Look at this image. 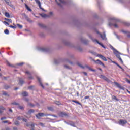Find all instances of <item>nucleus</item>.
Returning a JSON list of instances; mask_svg holds the SVG:
<instances>
[{
	"label": "nucleus",
	"instance_id": "8fccbe9b",
	"mask_svg": "<svg viewBox=\"0 0 130 130\" xmlns=\"http://www.w3.org/2000/svg\"><path fill=\"white\" fill-rule=\"evenodd\" d=\"M8 122H9V121H8V120L3 121V123H8Z\"/></svg>",
	"mask_w": 130,
	"mask_h": 130
},
{
	"label": "nucleus",
	"instance_id": "ddd939ff",
	"mask_svg": "<svg viewBox=\"0 0 130 130\" xmlns=\"http://www.w3.org/2000/svg\"><path fill=\"white\" fill-rule=\"evenodd\" d=\"M96 42H97V43H98V44H99V45H101V46H102V47H103V48H106L105 46H104V45H103V44L101 43L100 42H99V41H98V40H95Z\"/></svg>",
	"mask_w": 130,
	"mask_h": 130
},
{
	"label": "nucleus",
	"instance_id": "4c0bfd02",
	"mask_svg": "<svg viewBox=\"0 0 130 130\" xmlns=\"http://www.w3.org/2000/svg\"><path fill=\"white\" fill-rule=\"evenodd\" d=\"M61 4H66V2L64 0H59Z\"/></svg>",
	"mask_w": 130,
	"mask_h": 130
},
{
	"label": "nucleus",
	"instance_id": "f3484780",
	"mask_svg": "<svg viewBox=\"0 0 130 130\" xmlns=\"http://www.w3.org/2000/svg\"><path fill=\"white\" fill-rule=\"evenodd\" d=\"M40 16H41V17H42V18H46V17H48V15H47L45 14H41Z\"/></svg>",
	"mask_w": 130,
	"mask_h": 130
},
{
	"label": "nucleus",
	"instance_id": "2f4dec72",
	"mask_svg": "<svg viewBox=\"0 0 130 130\" xmlns=\"http://www.w3.org/2000/svg\"><path fill=\"white\" fill-rule=\"evenodd\" d=\"M4 33H5V34H9V33H10V31L8 29H5L4 30Z\"/></svg>",
	"mask_w": 130,
	"mask_h": 130
},
{
	"label": "nucleus",
	"instance_id": "5701e85b",
	"mask_svg": "<svg viewBox=\"0 0 130 130\" xmlns=\"http://www.w3.org/2000/svg\"><path fill=\"white\" fill-rule=\"evenodd\" d=\"M30 126L31 127V130H35L34 129V128L35 127V126L34 125V123H32L31 124H30Z\"/></svg>",
	"mask_w": 130,
	"mask_h": 130
},
{
	"label": "nucleus",
	"instance_id": "a18cd8bd",
	"mask_svg": "<svg viewBox=\"0 0 130 130\" xmlns=\"http://www.w3.org/2000/svg\"><path fill=\"white\" fill-rule=\"evenodd\" d=\"M5 119H7V117H2V118H1V120H5Z\"/></svg>",
	"mask_w": 130,
	"mask_h": 130
},
{
	"label": "nucleus",
	"instance_id": "9b49d317",
	"mask_svg": "<svg viewBox=\"0 0 130 130\" xmlns=\"http://www.w3.org/2000/svg\"><path fill=\"white\" fill-rule=\"evenodd\" d=\"M25 7L27 11L29 12H32V9H31V8H30V7H29V6L26 4H25Z\"/></svg>",
	"mask_w": 130,
	"mask_h": 130
},
{
	"label": "nucleus",
	"instance_id": "603ef678",
	"mask_svg": "<svg viewBox=\"0 0 130 130\" xmlns=\"http://www.w3.org/2000/svg\"><path fill=\"white\" fill-rule=\"evenodd\" d=\"M55 2L57 3V5H58V6H60V7L61 6L60 5V3H57V0H55Z\"/></svg>",
	"mask_w": 130,
	"mask_h": 130
},
{
	"label": "nucleus",
	"instance_id": "393cba45",
	"mask_svg": "<svg viewBox=\"0 0 130 130\" xmlns=\"http://www.w3.org/2000/svg\"><path fill=\"white\" fill-rule=\"evenodd\" d=\"M39 26L41 28H45V25L43 24L39 23Z\"/></svg>",
	"mask_w": 130,
	"mask_h": 130
},
{
	"label": "nucleus",
	"instance_id": "c03bdc74",
	"mask_svg": "<svg viewBox=\"0 0 130 130\" xmlns=\"http://www.w3.org/2000/svg\"><path fill=\"white\" fill-rule=\"evenodd\" d=\"M18 107H19V109H21V110L24 109V107H23V106H20Z\"/></svg>",
	"mask_w": 130,
	"mask_h": 130
},
{
	"label": "nucleus",
	"instance_id": "052dcab7",
	"mask_svg": "<svg viewBox=\"0 0 130 130\" xmlns=\"http://www.w3.org/2000/svg\"><path fill=\"white\" fill-rule=\"evenodd\" d=\"M52 14H53L52 12H50L49 15H50V16H52Z\"/></svg>",
	"mask_w": 130,
	"mask_h": 130
},
{
	"label": "nucleus",
	"instance_id": "b1692460",
	"mask_svg": "<svg viewBox=\"0 0 130 130\" xmlns=\"http://www.w3.org/2000/svg\"><path fill=\"white\" fill-rule=\"evenodd\" d=\"M19 84V85L23 84H24V81H23L22 79H20Z\"/></svg>",
	"mask_w": 130,
	"mask_h": 130
},
{
	"label": "nucleus",
	"instance_id": "aec40b11",
	"mask_svg": "<svg viewBox=\"0 0 130 130\" xmlns=\"http://www.w3.org/2000/svg\"><path fill=\"white\" fill-rule=\"evenodd\" d=\"M112 98L114 100H116V101H119V100L118 99H117V98H116V96H115L114 95L112 96Z\"/></svg>",
	"mask_w": 130,
	"mask_h": 130
},
{
	"label": "nucleus",
	"instance_id": "37998d69",
	"mask_svg": "<svg viewBox=\"0 0 130 130\" xmlns=\"http://www.w3.org/2000/svg\"><path fill=\"white\" fill-rule=\"evenodd\" d=\"M22 120H23V121H24V122H27V121H28L27 119H25V118H22Z\"/></svg>",
	"mask_w": 130,
	"mask_h": 130
},
{
	"label": "nucleus",
	"instance_id": "13d9d810",
	"mask_svg": "<svg viewBox=\"0 0 130 130\" xmlns=\"http://www.w3.org/2000/svg\"><path fill=\"white\" fill-rule=\"evenodd\" d=\"M26 126H27L28 127H29V126H30V124L27 123V124H26Z\"/></svg>",
	"mask_w": 130,
	"mask_h": 130
},
{
	"label": "nucleus",
	"instance_id": "9d476101",
	"mask_svg": "<svg viewBox=\"0 0 130 130\" xmlns=\"http://www.w3.org/2000/svg\"><path fill=\"white\" fill-rule=\"evenodd\" d=\"M116 56L117 57V58L119 59L120 61H121L122 63H123V61L122 60V59H121V57H120V55L116 54Z\"/></svg>",
	"mask_w": 130,
	"mask_h": 130
},
{
	"label": "nucleus",
	"instance_id": "20e7f679",
	"mask_svg": "<svg viewBox=\"0 0 130 130\" xmlns=\"http://www.w3.org/2000/svg\"><path fill=\"white\" fill-rule=\"evenodd\" d=\"M119 123V124H121V125H124V124L127 123V121H126V120H120Z\"/></svg>",
	"mask_w": 130,
	"mask_h": 130
},
{
	"label": "nucleus",
	"instance_id": "774afa93",
	"mask_svg": "<svg viewBox=\"0 0 130 130\" xmlns=\"http://www.w3.org/2000/svg\"><path fill=\"white\" fill-rule=\"evenodd\" d=\"M6 130H10V128H6Z\"/></svg>",
	"mask_w": 130,
	"mask_h": 130
},
{
	"label": "nucleus",
	"instance_id": "72a5a7b5",
	"mask_svg": "<svg viewBox=\"0 0 130 130\" xmlns=\"http://www.w3.org/2000/svg\"><path fill=\"white\" fill-rule=\"evenodd\" d=\"M48 109L49 110H50L51 111H53V108L52 107H48Z\"/></svg>",
	"mask_w": 130,
	"mask_h": 130
},
{
	"label": "nucleus",
	"instance_id": "f704fd0d",
	"mask_svg": "<svg viewBox=\"0 0 130 130\" xmlns=\"http://www.w3.org/2000/svg\"><path fill=\"white\" fill-rule=\"evenodd\" d=\"M17 26H18V28H19V29H22V28H23V26L21 25L20 24H17Z\"/></svg>",
	"mask_w": 130,
	"mask_h": 130
},
{
	"label": "nucleus",
	"instance_id": "338daca9",
	"mask_svg": "<svg viewBox=\"0 0 130 130\" xmlns=\"http://www.w3.org/2000/svg\"><path fill=\"white\" fill-rule=\"evenodd\" d=\"M127 92L128 93H129V94H130V91H129L128 90H127Z\"/></svg>",
	"mask_w": 130,
	"mask_h": 130
},
{
	"label": "nucleus",
	"instance_id": "7c9ffc66",
	"mask_svg": "<svg viewBox=\"0 0 130 130\" xmlns=\"http://www.w3.org/2000/svg\"><path fill=\"white\" fill-rule=\"evenodd\" d=\"M77 65L79 66V67H80L82 69H85V67L82 66V64H80V63H77Z\"/></svg>",
	"mask_w": 130,
	"mask_h": 130
},
{
	"label": "nucleus",
	"instance_id": "2eb2a0df",
	"mask_svg": "<svg viewBox=\"0 0 130 130\" xmlns=\"http://www.w3.org/2000/svg\"><path fill=\"white\" fill-rule=\"evenodd\" d=\"M22 95L23 96V97H26V96H28V92L24 91L22 93Z\"/></svg>",
	"mask_w": 130,
	"mask_h": 130
},
{
	"label": "nucleus",
	"instance_id": "412c9836",
	"mask_svg": "<svg viewBox=\"0 0 130 130\" xmlns=\"http://www.w3.org/2000/svg\"><path fill=\"white\" fill-rule=\"evenodd\" d=\"M116 66H117V67H118V68H119V69H121V70H122V71L123 72V71H124V69H123L122 67H121V66H120L119 64H118L117 63H116Z\"/></svg>",
	"mask_w": 130,
	"mask_h": 130
},
{
	"label": "nucleus",
	"instance_id": "a19ab883",
	"mask_svg": "<svg viewBox=\"0 0 130 130\" xmlns=\"http://www.w3.org/2000/svg\"><path fill=\"white\" fill-rule=\"evenodd\" d=\"M4 1L6 3V4H7L8 5H9V4L10 3V0H4Z\"/></svg>",
	"mask_w": 130,
	"mask_h": 130
},
{
	"label": "nucleus",
	"instance_id": "680f3d73",
	"mask_svg": "<svg viewBox=\"0 0 130 130\" xmlns=\"http://www.w3.org/2000/svg\"><path fill=\"white\" fill-rule=\"evenodd\" d=\"M4 23H5L7 25H9L8 22L5 21Z\"/></svg>",
	"mask_w": 130,
	"mask_h": 130
},
{
	"label": "nucleus",
	"instance_id": "79ce46f5",
	"mask_svg": "<svg viewBox=\"0 0 130 130\" xmlns=\"http://www.w3.org/2000/svg\"><path fill=\"white\" fill-rule=\"evenodd\" d=\"M7 64L8 66H9V67H14V66L12 65L11 63H10V62H7Z\"/></svg>",
	"mask_w": 130,
	"mask_h": 130
},
{
	"label": "nucleus",
	"instance_id": "c756f323",
	"mask_svg": "<svg viewBox=\"0 0 130 130\" xmlns=\"http://www.w3.org/2000/svg\"><path fill=\"white\" fill-rule=\"evenodd\" d=\"M10 28H12V29H16L17 27L16 25L13 26V25H10L9 26Z\"/></svg>",
	"mask_w": 130,
	"mask_h": 130
},
{
	"label": "nucleus",
	"instance_id": "423d86ee",
	"mask_svg": "<svg viewBox=\"0 0 130 130\" xmlns=\"http://www.w3.org/2000/svg\"><path fill=\"white\" fill-rule=\"evenodd\" d=\"M93 61H94L95 62H96V63H97L98 64H100V66H103V67H105V66L104 65V63H103L101 60H93Z\"/></svg>",
	"mask_w": 130,
	"mask_h": 130
},
{
	"label": "nucleus",
	"instance_id": "c85d7f7f",
	"mask_svg": "<svg viewBox=\"0 0 130 130\" xmlns=\"http://www.w3.org/2000/svg\"><path fill=\"white\" fill-rule=\"evenodd\" d=\"M28 106H30V107H34L35 105L34 104H31V103H28Z\"/></svg>",
	"mask_w": 130,
	"mask_h": 130
},
{
	"label": "nucleus",
	"instance_id": "dca6fc26",
	"mask_svg": "<svg viewBox=\"0 0 130 130\" xmlns=\"http://www.w3.org/2000/svg\"><path fill=\"white\" fill-rule=\"evenodd\" d=\"M85 67L86 68H87V69H88L89 71H91L92 72H96V70L92 69L90 67L88 66H85Z\"/></svg>",
	"mask_w": 130,
	"mask_h": 130
},
{
	"label": "nucleus",
	"instance_id": "69168bd1",
	"mask_svg": "<svg viewBox=\"0 0 130 130\" xmlns=\"http://www.w3.org/2000/svg\"><path fill=\"white\" fill-rule=\"evenodd\" d=\"M9 111H10V112H13V110H12V109H9Z\"/></svg>",
	"mask_w": 130,
	"mask_h": 130
},
{
	"label": "nucleus",
	"instance_id": "e2e57ef3",
	"mask_svg": "<svg viewBox=\"0 0 130 130\" xmlns=\"http://www.w3.org/2000/svg\"><path fill=\"white\" fill-rule=\"evenodd\" d=\"M3 113V111H2L1 109H0V114H2Z\"/></svg>",
	"mask_w": 130,
	"mask_h": 130
},
{
	"label": "nucleus",
	"instance_id": "39448f33",
	"mask_svg": "<svg viewBox=\"0 0 130 130\" xmlns=\"http://www.w3.org/2000/svg\"><path fill=\"white\" fill-rule=\"evenodd\" d=\"M100 78L101 79H103V80H104L105 81H106V82H108V83H110V80L107 78V77H106L104 75H101Z\"/></svg>",
	"mask_w": 130,
	"mask_h": 130
},
{
	"label": "nucleus",
	"instance_id": "4468645a",
	"mask_svg": "<svg viewBox=\"0 0 130 130\" xmlns=\"http://www.w3.org/2000/svg\"><path fill=\"white\" fill-rule=\"evenodd\" d=\"M72 102H74V103H76V104H78L79 105H81V106H82V104H81V103L79 102L78 101L72 100Z\"/></svg>",
	"mask_w": 130,
	"mask_h": 130
},
{
	"label": "nucleus",
	"instance_id": "49530a36",
	"mask_svg": "<svg viewBox=\"0 0 130 130\" xmlns=\"http://www.w3.org/2000/svg\"><path fill=\"white\" fill-rule=\"evenodd\" d=\"M39 124L41 125V126H44V124L43 123H39Z\"/></svg>",
	"mask_w": 130,
	"mask_h": 130
},
{
	"label": "nucleus",
	"instance_id": "a878e982",
	"mask_svg": "<svg viewBox=\"0 0 130 130\" xmlns=\"http://www.w3.org/2000/svg\"><path fill=\"white\" fill-rule=\"evenodd\" d=\"M100 35H101V38L104 40V39H105V37H106L105 34H104L103 35L102 34H100Z\"/></svg>",
	"mask_w": 130,
	"mask_h": 130
},
{
	"label": "nucleus",
	"instance_id": "f03ea898",
	"mask_svg": "<svg viewBox=\"0 0 130 130\" xmlns=\"http://www.w3.org/2000/svg\"><path fill=\"white\" fill-rule=\"evenodd\" d=\"M36 4H37V5H38L39 6V8L40 9H41V10H42V11H43L44 12H45V10H44V9L42 8V7H41V3L40 2V1L39 0H35Z\"/></svg>",
	"mask_w": 130,
	"mask_h": 130
},
{
	"label": "nucleus",
	"instance_id": "4d7b16f0",
	"mask_svg": "<svg viewBox=\"0 0 130 130\" xmlns=\"http://www.w3.org/2000/svg\"><path fill=\"white\" fill-rule=\"evenodd\" d=\"M83 74L85 75V76H87L88 75L86 72H83Z\"/></svg>",
	"mask_w": 130,
	"mask_h": 130
},
{
	"label": "nucleus",
	"instance_id": "a211bd4d",
	"mask_svg": "<svg viewBox=\"0 0 130 130\" xmlns=\"http://www.w3.org/2000/svg\"><path fill=\"white\" fill-rule=\"evenodd\" d=\"M5 17H7V18H10V14L8 12H5Z\"/></svg>",
	"mask_w": 130,
	"mask_h": 130
},
{
	"label": "nucleus",
	"instance_id": "e433bc0d",
	"mask_svg": "<svg viewBox=\"0 0 130 130\" xmlns=\"http://www.w3.org/2000/svg\"><path fill=\"white\" fill-rule=\"evenodd\" d=\"M113 26H114L115 28H118V25H117L116 23L113 24Z\"/></svg>",
	"mask_w": 130,
	"mask_h": 130
},
{
	"label": "nucleus",
	"instance_id": "cd10ccee",
	"mask_svg": "<svg viewBox=\"0 0 130 130\" xmlns=\"http://www.w3.org/2000/svg\"><path fill=\"white\" fill-rule=\"evenodd\" d=\"M5 20L8 22H9L10 23H12V19H11L5 18Z\"/></svg>",
	"mask_w": 130,
	"mask_h": 130
},
{
	"label": "nucleus",
	"instance_id": "6e6552de",
	"mask_svg": "<svg viewBox=\"0 0 130 130\" xmlns=\"http://www.w3.org/2000/svg\"><path fill=\"white\" fill-rule=\"evenodd\" d=\"M37 79H38V81L39 83H40V86L42 87V88H43V89H44V86H43V84H42V83L41 82V80L40 78L38 77Z\"/></svg>",
	"mask_w": 130,
	"mask_h": 130
},
{
	"label": "nucleus",
	"instance_id": "473e14b6",
	"mask_svg": "<svg viewBox=\"0 0 130 130\" xmlns=\"http://www.w3.org/2000/svg\"><path fill=\"white\" fill-rule=\"evenodd\" d=\"M22 119H23V117H20V116H18L17 118V120H22Z\"/></svg>",
	"mask_w": 130,
	"mask_h": 130
},
{
	"label": "nucleus",
	"instance_id": "3c124183",
	"mask_svg": "<svg viewBox=\"0 0 130 130\" xmlns=\"http://www.w3.org/2000/svg\"><path fill=\"white\" fill-rule=\"evenodd\" d=\"M24 100H25V101H26V102H29V99H28L26 98V99H24Z\"/></svg>",
	"mask_w": 130,
	"mask_h": 130
},
{
	"label": "nucleus",
	"instance_id": "ea45409f",
	"mask_svg": "<svg viewBox=\"0 0 130 130\" xmlns=\"http://www.w3.org/2000/svg\"><path fill=\"white\" fill-rule=\"evenodd\" d=\"M5 89H6V90L9 89V88H10V86H8V85H5L4 87Z\"/></svg>",
	"mask_w": 130,
	"mask_h": 130
},
{
	"label": "nucleus",
	"instance_id": "7ed1b4c3",
	"mask_svg": "<svg viewBox=\"0 0 130 130\" xmlns=\"http://www.w3.org/2000/svg\"><path fill=\"white\" fill-rule=\"evenodd\" d=\"M59 116L60 117H64V116H69V115L65 112H61L58 114Z\"/></svg>",
	"mask_w": 130,
	"mask_h": 130
},
{
	"label": "nucleus",
	"instance_id": "5fc2aeb1",
	"mask_svg": "<svg viewBox=\"0 0 130 130\" xmlns=\"http://www.w3.org/2000/svg\"><path fill=\"white\" fill-rule=\"evenodd\" d=\"M64 68H66V69H70V68H69V66H68L67 65H64Z\"/></svg>",
	"mask_w": 130,
	"mask_h": 130
},
{
	"label": "nucleus",
	"instance_id": "864d4df0",
	"mask_svg": "<svg viewBox=\"0 0 130 130\" xmlns=\"http://www.w3.org/2000/svg\"><path fill=\"white\" fill-rule=\"evenodd\" d=\"M90 96H86L85 98H84V99H89Z\"/></svg>",
	"mask_w": 130,
	"mask_h": 130
},
{
	"label": "nucleus",
	"instance_id": "6ab92c4d",
	"mask_svg": "<svg viewBox=\"0 0 130 130\" xmlns=\"http://www.w3.org/2000/svg\"><path fill=\"white\" fill-rule=\"evenodd\" d=\"M54 103H55V104H56L57 105H60V104H61V103H60V101H54Z\"/></svg>",
	"mask_w": 130,
	"mask_h": 130
},
{
	"label": "nucleus",
	"instance_id": "de8ad7c7",
	"mask_svg": "<svg viewBox=\"0 0 130 130\" xmlns=\"http://www.w3.org/2000/svg\"><path fill=\"white\" fill-rule=\"evenodd\" d=\"M126 82H127V83H128V84H130V80L127 79V78H126Z\"/></svg>",
	"mask_w": 130,
	"mask_h": 130
},
{
	"label": "nucleus",
	"instance_id": "09e8293b",
	"mask_svg": "<svg viewBox=\"0 0 130 130\" xmlns=\"http://www.w3.org/2000/svg\"><path fill=\"white\" fill-rule=\"evenodd\" d=\"M3 95H4L5 96H8V93L6 92H4Z\"/></svg>",
	"mask_w": 130,
	"mask_h": 130
},
{
	"label": "nucleus",
	"instance_id": "f257e3e1",
	"mask_svg": "<svg viewBox=\"0 0 130 130\" xmlns=\"http://www.w3.org/2000/svg\"><path fill=\"white\" fill-rule=\"evenodd\" d=\"M51 115L50 114H46L45 115L44 113H39L38 114L36 115L37 118H40V117H42L43 116H50Z\"/></svg>",
	"mask_w": 130,
	"mask_h": 130
},
{
	"label": "nucleus",
	"instance_id": "58836bf2",
	"mask_svg": "<svg viewBox=\"0 0 130 130\" xmlns=\"http://www.w3.org/2000/svg\"><path fill=\"white\" fill-rule=\"evenodd\" d=\"M0 109L1 110H6V108H5V107H0Z\"/></svg>",
	"mask_w": 130,
	"mask_h": 130
},
{
	"label": "nucleus",
	"instance_id": "0e129e2a",
	"mask_svg": "<svg viewBox=\"0 0 130 130\" xmlns=\"http://www.w3.org/2000/svg\"><path fill=\"white\" fill-rule=\"evenodd\" d=\"M32 88H33V86H29L28 87V89H32Z\"/></svg>",
	"mask_w": 130,
	"mask_h": 130
},
{
	"label": "nucleus",
	"instance_id": "f8f14e48",
	"mask_svg": "<svg viewBox=\"0 0 130 130\" xmlns=\"http://www.w3.org/2000/svg\"><path fill=\"white\" fill-rule=\"evenodd\" d=\"M114 84H115V85L116 86H117V87H118V88H119L120 89H121L122 88L121 87V85H120V84H119L118 83H117L116 82H114Z\"/></svg>",
	"mask_w": 130,
	"mask_h": 130
},
{
	"label": "nucleus",
	"instance_id": "c9c22d12",
	"mask_svg": "<svg viewBox=\"0 0 130 130\" xmlns=\"http://www.w3.org/2000/svg\"><path fill=\"white\" fill-rule=\"evenodd\" d=\"M11 104H12L13 105H19V103H18L17 102L12 103Z\"/></svg>",
	"mask_w": 130,
	"mask_h": 130
},
{
	"label": "nucleus",
	"instance_id": "1a4fd4ad",
	"mask_svg": "<svg viewBox=\"0 0 130 130\" xmlns=\"http://www.w3.org/2000/svg\"><path fill=\"white\" fill-rule=\"evenodd\" d=\"M25 74H27V75H29V77H28V79H30V80H32L33 79V76H31V73H30V72L29 71H26L25 72Z\"/></svg>",
	"mask_w": 130,
	"mask_h": 130
},
{
	"label": "nucleus",
	"instance_id": "4be33fe9",
	"mask_svg": "<svg viewBox=\"0 0 130 130\" xmlns=\"http://www.w3.org/2000/svg\"><path fill=\"white\" fill-rule=\"evenodd\" d=\"M34 110L33 109H30L28 111L27 114H30V113H33L34 112Z\"/></svg>",
	"mask_w": 130,
	"mask_h": 130
},
{
	"label": "nucleus",
	"instance_id": "0eeeda50",
	"mask_svg": "<svg viewBox=\"0 0 130 130\" xmlns=\"http://www.w3.org/2000/svg\"><path fill=\"white\" fill-rule=\"evenodd\" d=\"M98 56L100 58H101L102 59H103V60H104V61H107V59H106V57H105L104 56L101 54H98Z\"/></svg>",
	"mask_w": 130,
	"mask_h": 130
},
{
	"label": "nucleus",
	"instance_id": "bb28decb",
	"mask_svg": "<svg viewBox=\"0 0 130 130\" xmlns=\"http://www.w3.org/2000/svg\"><path fill=\"white\" fill-rule=\"evenodd\" d=\"M15 125H20V122L18 121H15L14 122Z\"/></svg>",
	"mask_w": 130,
	"mask_h": 130
},
{
	"label": "nucleus",
	"instance_id": "bf43d9fd",
	"mask_svg": "<svg viewBox=\"0 0 130 130\" xmlns=\"http://www.w3.org/2000/svg\"><path fill=\"white\" fill-rule=\"evenodd\" d=\"M13 130H18V128L17 127H14Z\"/></svg>",
	"mask_w": 130,
	"mask_h": 130
},
{
	"label": "nucleus",
	"instance_id": "6e6d98bb",
	"mask_svg": "<svg viewBox=\"0 0 130 130\" xmlns=\"http://www.w3.org/2000/svg\"><path fill=\"white\" fill-rule=\"evenodd\" d=\"M111 48L112 49V50H115V49L113 46H111Z\"/></svg>",
	"mask_w": 130,
	"mask_h": 130
}]
</instances>
